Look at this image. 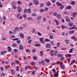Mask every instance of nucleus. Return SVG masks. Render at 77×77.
Returning a JSON list of instances; mask_svg holds the SVG:
<instances>
[{
  "mask_svg": "<svg viewBox=\"0 0 77 77\" xmlns=\"http://www.w3.org/2000/svg\"><path fill=\"white\" fill-rule=\"evenodd\" d=\"M50 53L51 54V56L52 57L54 56H56L58 54L57 51H53V50H51Z\"/></svg>",
  "mask_w": 77,
  "mask_h": 77,
  "instance_id": "nucleus-1",
  "label": "nucleus"
},
{
  "mask_svg": "<svg viewBox=\"0 0 77 77\" xmlns=\"http://www.w3.org/2000/svg\"><path fill=\"white\" fill-rule=\"evenodd\" d=\"M60 68L61 69H65L64 67H65V65L63 64V63H61L60 64Z\"/></svg>",
  "mask_w": 77,
  "mask_h": 77,
  "instance_id": "nucleus-2",
  "label": "nucleus"
},
{
  "mask_svg": "<svg viewBox=\"0 0 77 77\" xmlns=\"http://www.w3.org/2000/svg\"><path fill=\"white\" fill-rule=\"evenodd\" d=\"M46 47L47 48H50L51 47V45L50 43H47L46 45Z\"/></svg>",
  "mask_w": 77,
  "mask_h": 77,
  "instance_id": "nucleus-3",
  "label": "nucleus"
},
{
  "mask_svg": "<svg viewBox=\"0 0 77 77\" xmlns=\"http://www.w3.org/2000/svg\"><path fill=\"white\" fill-rule=\"evenodd\" d=\"M33 2H34V4H35V5H38V3H39V2L36 0H34L33 1Z\"/></svg>",
  "mask_w": 77,
  "mask_h": 77,
  "instance_id": "nucleus-4",
  "label": "nucleus"
},
{
  "mask_svg": "<svg viewBox=\"0 0 77 77\" xmlns=\"http://www.w3.org/2000/svg\"><path fill=\"white\" fill-rule=\"evenodd\" d=\"M19 48L20 50H23V49H24V47H23V45H21L19 46Z\"/></svg>",
  "mask_w": 77,
  "mask_h": 77,
  "instance_id": "nucleus-5",
  "label": "nucleus"
},
{
  "mask_svg": "<svg viewBox=\"0 0 77 77\" xmlns=\"http://www.w3.org/2000/svg\"><path fill=\"white\" fill-rule=\"evenodd\" d=\"M11 72L12 74L14 75L15 74V70L13 69H12L11 70Z\"/></svg>",
  "mask_w": 77,
  "mask_h": 77,
  "instance_id": "nucleus-6",
  "label": "nucleus"
},
{
  "mask_svg": "<svg viewBox=\"0 0 77 77\" xmlns=\"http://www.w3.org/2000/svg\"><path fill=\"white\" fill-rule=\"evenodd\" d=\"M66 22H68V23H69L71 21L70 19L69 18H67L66 19Z\"/></svg>",
  "mask_w": 77,
  "mask_h": 77,
  "instance_id": "nucleus-7",
  "label": "nucleus"
},
{
  "mask_svg": "<svg viewBox=\"0 0 77 77\" xmlns=\"http://www.w3.org/2000/svg\"><path fill=\"white\" fill-rule=\"evenodd\" d=\"M17 9L18 10V12H21V10H21V7H20L18 6L17 7Z\"/></svg>",
  "mask_w": 77,
  "mask_h": 77,
  "instance_id": "nucleus-8",
  "label": "nucleus"
},
{
  "mask_svg": "<svg viewBox=\"0 0 77 77\" xmlns=\"http://www.w3.org/2000/svg\"><path fill=\"white\" fill-rule=\"evenodd\" d=\"M54 75L55 77H58L59 76V75L58 74V73H55L54 74Z\"/></svg>",
  "mask_w": 77,
  "mask_h": 77,
  "instance_id": "nucleus-9",
  "label": "nucleus"
},
{
  "mask_svg": "<svg viewBox=\"0 0 77 77\" xmlns=\"http://www.w3.org/2000/svg\"><path fill=\"white\" fill-rule=\"evenodd\" d=\"M43 39H44V38H40V41L42 42V43H44V42H45L44 41H43Z\"/></svg>",
  "mask_w": 77,
  "mask_h": 77,
  "instance_id": "nucleus-10",
  "label": "nucleus"
},
{
  "mask_svg": "<svg viewBox=\"0 0 77 77\" xmlns=\"http://www.w3.org/2000/svg\"><path fill=\"white\" fill-rule=\"evenodd\" d=\"M61 27L62 29H65V28L66 29V26H65L63 25L61 26Z\"/></svg>",
  "mask_w": 77,
  "mask_h": 77,
  "instance_id": "nucleus-11",
  "label": "nucleus"
},
{
  "mask_svg": "<svg viewBox=\"0 0 77 77\" xmlns=\"http://www.w3.org/2000/svg\"><path fill=\"white\" fill-rule=\"evenodd\" d=\"M73 26H74V24H73L71 22L69 23V26H70V27H72Z\"/></svg>",
  "mask_w": 77,
  "mask_h": 77,
  "instance_id": "nucleus-12",
  "label": "nucleus"
},
{
  "mask_svg": "<svg viewBox=\"0 0 77 77\" xmlns=\"http://www.w3.org/2000/svg\"><path fill=\"white\" fill-rule=\"evenodd\" d=\"M57 17L59 19L61 18V15H60V14H59L57 15Z\"/></svg>",
  "mask_w": 77,
  "mask_h": 77,
  "instance_id": "nucleus-13",
  "label": "nucleus"
},
{
  "mask_svg": "<svg viewBox=\"0 0 77 77\" xmlns=\"http://www.w3.org/2000/svg\"><path fill=\"white\" fill-rule=\"evenodd\" d=\"M46 5L48 6H50L51 5V3H50V2H48Z\"/></svg>",
  "mask_w": 77,
  "mask_h": 77,
  "instance_id": "nucleus-14",
  "label": "nucleus"
},
{
  "mask_svg": "<svg viewBox=\"0 0 77 77\" xmlns=\"http://www.w3.org/2000/svg\"><path fill=\"white\" fill-rule=\"evenodd\" d=\"M77 14V13H73V17H74V18L75 17H76V15Z\"/></svg>",
  "mask_w": 77,
  "mask_h": 77,
  "instance_id": "nucleus-15",
  "label": "nucleus"
},
{
  "mask_svg": "<svg viewBox=\"0 0 77 77\" xmlns=\"http://www.w3.org/2000/svg\"><path fill=\"white\" fill-rule=\"evenodd\" d=\"M60 9H63L64 8V7H65V6L63 5H61V6H60Z\"/></svg>",
  "mask_w": 77,
  "mask_h": 77,
  "instance_id": "nucleus-16",
  "label": "nucleus"
},
{
  "mask_svg": "<svg viewBox=\"0 0 77 77\" xmlns=\"http://www.w3.org/2000/svg\"><path fill=\"white\" fill-rule=\"evenodd\" d=\"M57 5L58 6H61L62 5V4L61 3H59V2H57Z\"/></svg>",
  "mask_w": 77,
  "mask_h": 77,
  "instance_id": "nucleus-17",
  "label": "nucleus"
},
{
  "mask_svg": "<svg viewBox=\"0 0 77 77\" xmlns=\"http://www.w3.org/2000/svg\"><path fill=\"white\" fill-rule=\"evenodd\" d=\"M73 51V48H72V49H70L69 51V53H72V51Z\"/></svg>",
  "mask_w": 77,
  "mask_h": 77,
  "instance_id": "nucleus-18",
  "label": "nucleus"
},
{
  "mask_svg": "<svg viewBox=\"0 0 77 77\" xmlns=\"http://www.w3.org/2000/svg\"><path fill=\"white\" fill-rule=\"evenodd\" d=\"M45 61L47 63H49L50 62V60H47L46 59H45Z\"/></svg>",
  "mask_w": 77,
  "mask_h": 77,
  "instance_id": "nucleus-19",
  "label": "nucleus"
},
{
  "mask_svg": "<svg viewBox=\"0 0 77 77\" xmlns=\"http://www.w3.org/2000/svg\"><path fill=\"white\" fill-rule=\"evenodd\" d=\"M50 38L51 39H52L53 38V35H50L49 36Z\"/></svg>",
  "mask_w": 77,
  "mask_h": 77,
  "instance_id": "nucleus-20",
  "label": "nucleus"
},
{
  "mask_svg": "<svg viewBox=\"0 0 77 77\" xmlns=\"http://www.w3.org/2000/svg\"><path fill=\"white\" fill-rule=\"evenodd\" d=\"M27 11L29 14H30V13H31V10H30V9H27Z\"/></svg>",
  "mask_w": 77,
  "mask_h": 77,
  "instance_id": "nucleus-21",
  "label": "nucleus"
},
{
  "mask_svg": "<svg viewBox=\"0 0 77 77\" xmlns=\"http://www.w3.org/2000/svg\"><path fill=\"white\" fill-rule=\"evenodd\" d=\"M66 8L67 9H71V6H69L67 7H66Z\"/></svg>",
  "mask_w": 77,
  "mask_h": 77,
  "instance_id": "nucleus-22",
  "label": "nucleus"
},
{
  "mask_svg": "<svg viewBox=\"0 0 77 77\" xmlns=\"http://www.w3.org/2000/svg\"><path fill=\"white\" fill-rule=\"evenodd\" d=\"M54 21H55V22H56L57 23V26H58V25H59V22H58V21L56 20H54Z\"/></svg>",
  "mask_w": 77,
  "mask_h": 77,
  "instance_id": "nucleus-23",
  "label": "nucleus"
},
{
  "mask_svg": "<svg viewBox=\"0 0 77 77\" xmlns=\"http://www.w3.org/2000/svg\"><path fill=\"white\" fill-rule=\"evenodd\" d=\"M63 14L64 15H68V14H69V13L68 12L66 11L64 12Z\"/></svg>",
  "mask_w": 77,
  "mask_h": 77,
  "instance_id": "nucleus-24",
  "label": "nucleus"
},
{
  "mask_svg": "<svg viewBox=\"0 0 77 77\" xmlns=\"http://www.w3.org/2000/svg\"><path fill=\"white\" fill-rule=\"evenodd\" d=\"M65 41L66 42V44H69V40H67V39L65 40Z\"/></svg>",
  "mask_w": 77,
  "mask_h": 77,
  "instance_id": "nucleus-25",
  "label": "nucleus"
},
{
  "mask_svg": "<svg viewBox=\"0 0 77 77\" xmlns=\"http://www.w3.org/2000/svg\"><path fill=\"white\" fill-rule=\"evenodd\" d=\"M30 64L31 65H35V62H32Z\"/></svg>",
  "mask_w": 77,
  "mask_h": 77,
  "instance_id": "nucleus-26",
  "label": "nucleus"
},
{
  "mask_svg": "<svg viewBox=\"0 0 77 77\" xmlns=\"http://www.w3.org/2000/svg\"><path fill=\"white\" fill-rule=\"evenodd\" d=\"M16 42L17 44H20L21 43V41H20V40L17 41Z\"/></svg>",
  "mask_w": 77,
  "mask_h": 77,
  "instance_id": "nucleus-27",
  "label": "nucleus"
},
{
  "mask_svg": "<svg viewBox=\"0 0 77 77\" xmlns=\"http://www.w3.org/2000/svg\"><path fill=\"white\" fill-rule=\"evenodd\" d=\"M41 63L42 65H45V63H44V61L43 60L41 61Z\"/></svg>",
  "mask_w": 77,
  "mask_h": 77,
  "instance_id": "nucleus-28",
  "label": "nucleus"
},
{
  "mask_svg": "<svg viewBox=\"0 0 77 77\" xmlns=\"http://www.w3.org/2000/svg\"><path fill=\"white\" fill-rule=\"evenodd\" d=\"M28 68H30V66H26L25 68V70H26V69H28Z\"/></svg>",
  "mask_w": 77,
  "mask_h": 77,
  "instance_id": "nucleus-29",
  "label": "nucleus"
},
{
  "mask_svg": "<svg viewBox=\"0 0 77 77\" xmlns=\"http://www.w3.org/2000/svg\"><path fill=\"white\" fill-rule=\"evenodd\" d=\"M2 39L3 41H6V40L7 39V38L5 37H3L2 38Z\"/></svg>",
  "mask_w": 77,
  "mask_h": 77,
  "instance_id": "nucleus-30",
  "label": "nucleus"
},
{
  "mask_svg": "<svg viewBox=\"0 0 77 77\" xmlns=\"http://www.w3.org/2000/svg\"><path fill=\"white\" fill-rule=\"evenodd\" d=\"M20 37L22 38H24V34H21L20 35Z\"/></svg>",
  "mask_w": 77,
  "mask_h": 77,
  "instance_id": "nucleus-31",
  "label": "nucleus"
},
{
  "mask_svg": "<svg viewBox=\"0 0 77 77\" xmlns=\"http://www.w3.org/2000/svg\"><path fill=\"white\" fill-rule=\"evenodd\" d=\"M75 4V2L74 1H72L71 3V5H74Z\"/></svg>",
  "mask_w": 77,
  "mask_h": 77,
  "instance_id": "nucleus-32",
  "label": "nucleus"
},
{
  "mask_svg": "<svg viewBox=\"0 0 77 77\" xmlns=\"http://www.w3.org/2000/svg\"><path fill=\"white\" fill-rule=\"evenodd\" d=\"M13 8L14 9H15L16 8H17V7L16 6V5H14L13 6Z\"/></svg>",
  "mask_w": 77,
  "mask_h": 77,
  "instance_id": "nucleus-33",
  "label": "nucleus"
},
{
  "mask_svg": "<svg viewBox=\"0 0 77 77\" xmlns=\"http://www.w3.org/2000/svg\"><path fill=\"white\" fill-rule=\"evenodd\" d=\"M75 38V36L74 35L72 37H71V39H74Z\"/></svg>",
  "mask_w": 77,
  "mask_h": 77,
  "instance_id": "nucleus-34",
  "label": "nucleus"
},
{
  "mask_svg": "<svg viewBox=\"0 0 77 77\" xmlns=\"http://www.w3.org/2000/svg\"><path fill=\"white\" fill-rule=\"evenodd\" d=\"M35 45L36 46V47H40V46L41 45L40 44H36Z\"/></svg>",
  "mask_w": 77,
  "mask_h": 77,
  "instance_id": "nucleus-35",
  "label": "nucleus"
},
{
  "mask_svg": "<svg viewBox=\"0 0 77 77\" xmlns=\"http://www.w3.org/2000/svg\"><path fill=\"white\" fill-rule=\"evenodd\" d=\"M63 59H64V57H62L60 58V60L61 61H63Z\"/></svg>",
  "mask_w": 77,
  "mask_h": 77,
  "instance_id": "nucleus-36",
  "label": "nucleus"
},
{
  "mask_svg": "<svg viewBox=\"0 0 77 77\" xmlns=\"http://www.w3.org/2000/svg\"><path fill=\"white\" fill-rule=\"evenodd\" d=\"M17 45V44H12V47H15Z\"/></svg>",
  "mask_w": 77,
  "mask_h": 77,
  "instance_id": "nucleus-37",
  "label": "nucleus"
},
{
  "mask_svg": "<svg viewBox=\"0 0 77 77\" xmlns=\"http://www.w3.org/2000/svg\"><path fill=\"white\" fill-rule=\"evenodd\" d=\"M43 22H45L47 20V19H46V18L45 17H43Z\"/></svg>",
  "mask_w": 77,
  "mask_h": 77,
  "instance_id": "nucleus-38",
  "label": "nucleus"
},
{
  "mask_svg": "<svg viewBox=\"0 0 77 77\" xmlns=\"http://www.w3.org/2000/svg\"><path fill=\"white\" fill-rule=\"evenodd\" d=\"M67 56L68 57H71V56H72V55L68 54H67Z\"/></svg>",
  "mask_w": 77,
  "mask_h": 77,
  "instance_id": "nucleus-39",
  "label": "nucleus"
},
{
  "mask_svg": "<svg viewBox=\"0 0 77 77\" xmlns=\"http://www.w3.org/2000/svg\"><path fill=\"white\" fill-rule=\"evenodd\" d=\"M53 14L54 15V16H56V15H57V13L55 12L53 13Z\"/></svg>",
  "mask_w": 77,
  "mask_h": 77,
  "instance_id": "nucleus-40",
  "label": "nucleus"
},
{
  "mask_svg": "<svg viewBox=\"0 0 77 77\" xmlns=\"http://www.w3.org/2000/svg\"><path fill=\"white\" fill-rule=\"evenodd\" d=\"M74 32V30H73L72 31H70L69 33L70 34H71V33H73Z\"/></svg>",
  "mask_w": 77,
  "mask_h": 77,
  "instance_id": "nucleus-41",
  "label": "nucleus"
},
{
  "mask_svg": "<svg viewBox=\"0 0 77 77\" xmlns=\"http://www.w3.org/2000/svg\"><path fill=\"white\" fill-rule=\"evenodd\" d=\"M26 14H24L23 15V18H25V19H26Z\"/></svg>",
  "mask_w": 77,
  "mask_h": 77,
  "instance_id": "nucleus-42",
  "label": "nucleus"
},
{
  "mask_svg": "<svg viewBox=\"0 0 77 77\" xmlns=\"http://www.w3.org/2000/svg\"><path fill=\"white\" fill-rule=\"evenodd\" d=\"M75 60H73L71 61V63L73 64H74V63L75 62Z\"/></svg>",
  "mask_w": 77,
  "mask_h": 77,
  "instance_id": "nucleus-43",
  "label": "nucleus"
},
{
  "mask_svg": "<svg viewBox=\"0 0 77 77\" xmlns=\"http://www.w3.org/2000/svg\"><path fill=\"white\" fill-rule=\"evenodd\" d=\"M32 16H34L35 17H36V13L32 14Z\"/></svg>",
  "mask_w": 77,
  "mask_h": 77,
  "instance_id": "nucleus-44",
  "label": "nucleus"
},
{
  "mask_svg": "<svg viewBox=\"0 0 77 77\" xmlns=\"http://www.w3.org/2000/svg\"><path fill=\"white\" fill-rule=\"evenodd\" d=\"M31 39V37L30 36H29L27 37V39Z\"/></svg>",
  "mask_w": 77,
  "mask_h": 77,
  "instance_id": "nucleus-45",
  "label": "nucleus"
},
{
  "mask_svg": "<svg viewBox=\"0 0 77 77\" xmlns=\"http://www.w3.org/2000/svg\"><path fill=\"white\" fill-rule=\"evenodd\" d=\"M48 8L46 7L45 9V11H48Z\"/></svg>",
  "mask_w": 77,
  "mask_h": 77,
  "instance_id": "nucleus-46",
  "label": "nucleus"
},
{
  "mask_svg": "<svg viewBox=\"0 0 77 77\" xmlns=\"http://www.w3.org/2000/svg\"><path fill=\"white\" fill-rule=\"evenodd\" d=\"M16 68L17 71H19V67L18 66H17Z\"/></svg>",
  "mask_w": 77,
  "mask_h": 77,
  "instance_id": "nucleus-47",
  "label": "nucleus"
},
{
  "mask_svg": "<svg viewBox=\"0 0 77 77\" xmlns=\"http://www.w3.org/2000/svg\"><path fill=\"white\" fill-rule=\"evenodd\" d=\"M40 7H43L44 6V4L42 3L40 5Z\"/></svg>",
  "mask_w": 77,
  "mask_h": 77,
  "instance_id": "nucleus-48",
  "label": "nucleus"
},
{
  "mask_svg": "<svg viewBox=\"0 0 77 77\" xmlns=\"http://www.w3.org/2000/svg\"><path fill=\"white\" fill-rule=\"evenodd\" d=\"M31 42H32V40H29L28 41V43H29V44H30Z\"/></svg>",
  "mask_w": 77,
  "mask_h": 77,
  "instance_id": "nucleus-49",
  "label": "nucleus"
},
{
  "mask_svg": "<svg viewBox=\"0 0 77 77\" xmlns=\"http://www.w3.org/2000/svg\"><path fill=\"white\" fill-rule=\"evenodd\" d=\"M18 30H19V28H16L14 30H15V31H17Z\"/></svg>",
  "mask_w": 77,
  "mask_h": 77,
  "instance_id": "nucleus-50",
  "label": "nucleus"
},
{
  "mask_svg": "<svg viewBox=\"0 0 77 77\" xmlns=\"http://www.w3.org/2000/svg\"><path fill=\"white\" fill-rule=\"evenodd\" d=\"M33 59H34V60H36V56L33 57Z\"/></svg>",
  "mask_w": 77,
  "mask_h": 77,
  "instance_id": "nucleus-51",
  "label": "nucleus"
},
{
  "mask_svg": "<svg viewBox=\"0 0 77 77\" xmlns=\"http://www.w3.org/2000/svg\"><path fill=\"white\" fill-rule=\"evenodd\" d=\"M18 39V38H15L12 39V41H17Z\"/></svg>",
  "mask_w": 77,
  "mask_h": 77,
  "instance_id": "nucleus-52",
  "label": "nucleus"
},
{
  "mask_svg": "<svg viewBox=\"0 0 77 77\" xmlns=\"http://www.w3.org/2000/svg\"><path fill=\"white\" fill-rule=\"evenodd\" d=\"M15 63L18 64V60H16L15 61Z\"/></svg>",
  "mask_w": 77,
  "mask_h": 77,
  "instance_id": "nucleus-53",
  "label": "nucleus"
},
{
  "mask_svg": "<svg viewBox=\"0 0 77 77\" xmlns=\"http://www.w3.org/2000/svg\"><path fill=\"white\" fill-rule=\"evenodd\" d=\"M17 51L18 50L17 49H14V52L15 53H17Z\"/></svg>",
  "mask_w": 77,
  "mask_h": 77,
  "instance_id": "nucleus-54",
  "label": "nucleus"
},
{
  "mask_svg": "<svg viewBox=\"0 0 77 77\" xmlns=\"http://www.w3.org/2000/svg\"><path fill=\"white\" fill-rule=\"evenodd\" d=\"M16 4V2H12V4L13 5H15V4Z\"/></svg>",
  "mask_w": 77,
  "mask_h": 77,
  "instance_id": "nucleus-55",
  "label": "nucleus"
},
{
  "mask_svg": "<svg viewBox=\"0 0 77 77\" xmlns=\"http://www.w3.org/2000/svg\"><path fill=\"white\" fill-rule=\"evenodd\" d=\"M38 35H39V36H42V34L39 32H38Z\"/></svg>",
  "mask_w": 77,
  "mask_h": 77,
  "instance_id": "nucleus-56",
  "label": "nucleus"
},
{
  "mask_svg": "<svg viewBox=\"0 0 77 77\" xmlns=\"http://www.w3.org/2000/svg\"><path fill=\"white\" fill-rule=\"evenodd\" d=\"M8 48L9 49L8 51H11V47H8Z\"/></svg>",
  "mask_w": 77,
  "mask_h": 77,
  "instance_id": "nucleus-57",
  "label": "nucleus"
},
{
  "mask_svg": "<svg viewBox=\"0 0 77 77\" xmlns=\"http://www.w3.org/2000/svg\"><path fill=\"white\" fill-rule=\"evenodd\" d=\"M40 11L41 12H44V10L42 9H41L40 10Z\"/></svg>",
  "mask_w": 77,
  "mask_h": 77,
  "instance_id": "nucleus-58",
  "label": "nucleus"
},
{
  "mask_svg": "<svg viewBox=\"0 0 77 77\" xmlns=\"http://www.w3.org/2000/svg\"><path fill=\"white\" fill-rule=\"evenodd\" d=\"M32 52L33 53H35L36 52V50L34 49H33L32 50Z\"/></svg>",
  "mask_w": 77,
  "mask_h": 77,
  "instance_id": "nucleus-59",
  "label": "nucleus"
},
{
  "mask_svg": "<svg viewBox=\"0 0 77 77\" xmlns=\"http://www.w3.org/2000/svg\"><path fill=\"white\" fill-rule=\"evenodd\" d=\"M57 56L58 57H62V55H60V54H59Z\"/></svg>",
  "mask_w": 77,
  "mask_h": 77,
  "instance_id": "nucleus-60",
  "label": "nucleus"
},
{
  "mask_svg": "<svg viewBox=\"0 0 77 77\" xmlns=\"http://www.w3.org/2000/svg\"><path fill=\"white\" fill-rule=\"evenodd\" d=\"M15 56L16 58H18V55L17 54H15Z\"/></svg>",
  "mask_w": 77,
  "mask_h": 77,
  "instance_id": "nucleus-61",
  "label": "nucleus"
},
{
  "mask_svg": "<svg viewBox=\"0 0 77 77\" xmlns=\"http://www.w3.org/2000/svg\"><path fill=\"white\" fill-rule=\"evenodd\" d=\"M0 69L1 71H3V67H1Z\"/></svg>",
  "mask_w": 77,
  "mask_h": 77,
  "instance_id": "nucleus-62",
  "label": "nucleus"
},
{
  "mask_svg": "<svg viewBox=\"0 0 77 77\" xmlns=\"http://www.w3.org/2000/svg\"><path fill=\"white\" fill-rule=\"evenodd\" d=\"M45 41H50V40L48 39H46Z\"/></svg>",
  "mask_w": 77,
  "mask_h": 77,
  "instance_id": "nucleus-63",
  "label": "nucleus"
},
{
  "mask_svg": "<svg viewBox=\"0 0 77 77\" xmlns=\"http://www.w3.org/2000/svg\"><path fill=\"white\" fill-rule=\"evenodd\" d=\"M74 41H77V38H75H75L74 39Z\"/></svg>",
  "mask_w": 77,
  "mask_h": 77,
  "instance_id": "nucleus-64",
  "label": "nucleus"
}]
</instances>
